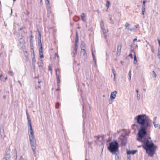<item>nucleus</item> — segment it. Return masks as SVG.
Segmentation results:
<instances>
[{
  "instance_id": "5fc2aeb1",
  "label": "nucleus",
  "mask_w": 160,
  "mask_h": 160,
  "mask_svg": "<svg viewBox=\"0 0 160 160\" xmlns=\"http://www.w3.org/2000/svg\"><path fill=\"white\" fill-rule=\"evenodd\" d=\"M93 61H94V62L95 63V64L96 65V59H95V58H93Z\"/></svg>"
},
{
  "instance_id": "f257e3e1",
  "label": "nucleus",
  "mask_w": 160,
  "mask_h": 160,
  "mask_svg": "<svg viewBox=\"0 0 160 160\" xmlns=\"http://www.w3.org/2000/svg\"><path fill=\"white\" fill-rule=\"evenodd\" d=\"M134 120L140 125L137 135V140L142 143V147L148 155L152 157L155 153L157 147L152 141H149L146 138L148 134L147 130L151 128L149 118L146 114H142L136 116ZM141 147V146H138V148Z\"/></svg>"
},
{
  "instance_id": "69168bd1",
  "label": "nucleus",
  "mask_w": 160,
  "mask_h": 160,
  "mask_svg": "<svg viewBox=\"0 0 160 160\" xmlns=\"http://www.w3.org/2000/svg\"><path fill=\"white\" fill-rule=\"evenodd\" d=\"M131 51L132 52H133L134 53V55L135 54V52L134 51V49H132Z\"/></svg>"
},
{
  "instance_id": "f704fd0d",
  "label": "nucleus",
  "mask_w": 160,
  "mask_h": 160,
  "mask_svg": "<svg viewBox=\"0 0 160 160\" xmlns=\"http://www.w3.org/2000/svg\"><path fill=\"white\" fill-rule=\"evenodd\" d=\"M140 95L139 94H137V99L138 100H139L140 99Z\"/></svg>"
},
{
  "instance_id": "a878e982",
  "label": "nucleus",
  "mask_w": 160,
  "mask_h": 160,
  "mask_svg": "<svg viewBox=\"0 0 160 160\" xmlns=\"http://www.w3.org/2000/svg\"><path fill=\"white\" fill-rule=\"evenodd\" d=\"M128 76H129V78L128 79L129 81H130L131 79V71L130 70L129 71V73H128Z\"/></svg>"
},
{
  "instance_id": "bf43d9fd",
  "label": "nucleus",
  "mask_w": 160,
  "mask_h": 160,
  "mask_svg": "<svg viewBox=\"0 0 160 160\" xmlns=\"http://www.w3.org/2000/svg\"><path fill=\"white\" fill-rule=\"evenodd\" d=\"M48 70L52 72V67H49Z\"/></svg>"
},
{
  "instance_id": "8fccbe9b",
  "label": "nucleus",
  "mask_w": 160,
  "mask_h": 160,
  "mask_svg": "<svg viewBox=\"0 0 160 160\" xmlns=\"http://www.w3.org/2000/svg\"><path fill=\"white\" fill-rule=\"evenodd\" d=\"M158 57L159 59H160V52H158Z\"/></svg>"
},
{
  "instance_id": "0e129e2a",
  "label": "nucleus",
  "mask_w": 160,
  "mask_h": 160,
  "mask_svg": "<svg viewBox=\"0 0 160 160\" xmlns=\"http://www.w3.org/2000/svg\"><path fill=\"white\" fill-rule=\"evenodd\" d=\"M38 88H41V86H38L37 87H36V89H38Z\"/></svg>"
},
{
  "instance_id": "e433bc0d",
  "label": "nucleus",
  "mask_w": 160,
  "mask_h": 160,
  "mask_svg": "<svg viewBox=\"0 0 160 160\" xmlns=\"http://www.w3.org/2000/svg\"><path fill=\"white\" fill-rule=\"evenodd\" d=\"M113 101L114 99H111L110 98V99H109L108 101L109 103L110 104H111L113 102Z\"/></svg>"
},
{
  "instance_id": "864d4df0",
  "label": "nucleus",
  "mask_w": 160,
  "mask_h": 160,
  "mask_svg": "<svg viewBox=\"0 0 160 160\" xmlns=\"http://www.w3.org/2000/svg\"><path fill=\"white\" fill-rule=\"evenodd\" d=\"M93 143L92 142H88V144L89 145H91Z\"/></svg>"
},
{
  "instance_id": "9b49d317",
  "label": "nucleus",
  "mask_w": 160,
  "mask_h": 160,
  "mask_svg": "<svg viewBox=\"0 0 160 160\" xmlns=\"http://www.w3.org/2000/svg\"><path fill=\"white\" fill-rule=\"evenodd\" d=\"M137 152V151L136 150H128V149H127V155H130V154H132V155H134Z\"/></svg>"
},
{
  "instance_id": "ddd939ff",
  "label": "nucleus",
  "mask_w": 160,
  "mask_h": 160,
  "mask_svg": "<svg viewBox=\"0 0 160 160\" xmlns=\"http://www.w3.org/2000/svg\"><path fill=\"white\" fill-rule=\"evenodd\" d=\"M12 155L13 156L15 160H17V152L16 148H15L14 150V151L12 153Z\"/></svg>"
},
{
  "instance_id": "a19ab883",
  "label": "nucleus",
  "mask_w": 160,
  "mask_h": 160,
  "mask_svg": "<svg viewBox=\"0 0 160 160\" xmlns=\"http://www.w3.org/2000/svg\"><path fill=\"white\" fill-rule=\"evenodd\" d=\"M157 117H154L153 119V124H154L156 123V119Z\"/></svg>"
},
{
  "instance_id": "f3484780",
  "label": "nucleus",
  "mask_w": 160,
  "mask_h": 160,
  "mask_svg": "<svg viewBox=\"0 0 160 160\" xmlns=\"http://www.w3.org/2000/svg\"><path fill=\"white\" fill-rule=\"evenodd\" d=\"M115 155V160H119V157L118 155L119 154V153L116 152L115 153H113Z\"/></svg>"
},
{
  "instance_id": "79ce46f5",
  "label": "nucleus",
  "mask_w": 160,
  "mask_h": 160,
  "mask_svg": "<svg viewBox=\"0 0 160 160\" xmlns=\"http://www.w3.org/2000/svg\"><path fill=\"white\" fill-rule=\"evenodd\" d=\"M146 0H143L142 6H145Z\"/></svg>"
},
{
  "instance_id": "c756f323",
  "label": "nucleus",
  "mask_w": 160,
  "mask_h": 160,
  "mask_svg": "<svg viewBox=\"0 0 160 160\" xmlns=\"http://www.w3.org/2000/svg\"><path fill=\"white\" fill-rule=\"evenodd\" d=\"M122 48V45L121 44L118 46L117 48V50L121 51Z\"/></svg>"
},
{
  "instance_id": "1a4fd4ad",
  "label": "nucleus",
  "mask_w": 160,
  "mask_h": 160,
  "mask_svg": "<svg viewBox=\"0 0 160 160\" xmlns=\"http://www.w3.org/2000/svg\"><path fill=\"white\" fill-rule=\"evenodd\" d=\"M117 93L116 91H114V92H111L110 95V98L111 99H114L116 97Z\"/></svg>"
},
{
  "instance_id": "13d9d810",
  "label": "nucleus",
  "mask_w": 160,
  "mask_h": 160,
  "mask_svg": "<svg viewBox=\"0 0 160 160\" xmlns=\"http://www.w3.org/2000/svg\"><path fill=\"white\" fill-rule=\"evenodd\" d=\"M31 33H32V31H31ZM33 38V36H32V34L31 33V35L30 36V39H32Z\"/></svg>"
},
{
  "instance_id": "4468645a",
  "label": "nucleus",
  "mask_w": 160,
  "mask_h": 160,
  "mask_svg": "<svg viewBox=\"0 0 160 160\" xmlns=\"http://www.w3.org/2000/svg\"><path fill=\"white\" fill-rule=\"evenodd\" d=\"M26 114L27 115V119H28V126H31V125H32V122L30 119V117L27 112Z\"/></svg>"
},
{
  "instance_id": "7c9ffc66",
  "label": "nucleus",
  "mask_w": 160,
  "mask_h": 160,
  "mask_svg": "<svg viewBox=\"0 0 160 160\" xmlns=\"http://www.w3.org/2000/svg\"><path fill=\"white\" fill-rule=\"evenodd\" d=\"M78 42H75V46L74 47V48L78 49Z\"/></svg>"
},
{
  "instance_id": "b1692460",
  "label": "nucleus",
  "mask_w": 160,
  "mask_h": 160,
  "mask_svg": "<svg viewBox=\"0 0 160 160\" xmlns=\"http://www.w3.org/2000/svg\"><path fill=\"white\" fill-rule=\"evenodd\" d=\"M110 4V2L109 1L107 0V3L106 4V7L107 8H108L109 7Z\"/></svg>"
},
{
  "instance_id": "f03ea898",
  "label": "nucleus",
  "mask_w": 160,
  "mask_h": 160,
  "mask_svg": "<svg viewBox=\"0 0 160 160\" xmlns=\"http://www.w3.org/2000/svg\"><path fill=\"white\" fill-rule=\"evenodd\" d=\"M119 145L116 140H114L109 143V146L108 147V150L112 153H115L119 152Z\"/></svg>"
},
{
  "instance_id": "72a5a7b5",
  "label": "nucleus",
  "mask_w": 160,
  "mask_h": 160,
  "mask_svg": "<svg viewBox=\"0 0 160 160\" xmlns=\"http://www.w3.org/2000/svg\"><path fill=\"white\" fill-rule=\"evenodd\" d=\"M109 20L110 21V23L111 24H114V22L111 17H110Z\"/></svg>"
},
{
  "instance_id": "680f3d73",
  "label": "nucleus",
  "mask_w": 160,
  "mask_h": 160,
  "mask_svg": "<svg viewBox=\"0 0 160 160\" xmlns=\"http://www.w3.org/2000/svg\"><path fill=\"white\" fill-rule=\"evenodd\" d=\"M25 53H27V52L26 51L25 52H24L25 57H26V58H27L28 57V55H26Z\"/></svg>"
},
{
  "instance_id": "49530a36",
  "label": "nucleus",
  "mask_w": 160,
  "mask_h": 160,
  "mask_svg": "<svg viewBox=\"0 0 160 160\" xmlns=\"http://www.w3.org/2000/svg\"><path fill=\"white\" fill-rule=\"evenodd\" d=\"M45 3L47 5L49 4V0H46V1L45 2Z\"/></svg>"
},
{
  "instance_id": "4be33fe9",
  "label": "nucleus",
  "mask_w": 160,
  "mask_h": 160,
  "mask_svg": "<svg viewBox=\"0 0 160 160\" xmlns=\"http://www.w3.org/2000/svg\"><path fill=\"white\" fill-rule=\"evenodd\" d=\"M47 10L48 12H50V6L49 4L47 5Z\"/></svg>"
},
{
  "instance_id": "412c9836",
  "label": "nucleus",
  "mask_w": 160,
  "mask_h": 160,
  "mask_svg": "<svg viewBox=\"0 0 160 160\" xmlns=\"http://www.w3.org/2000/svg\"><path fill=\"white\" fill-rule=\"evenodd\" d=\"M32 149L33 150V154L35 156H36V147H33L32 148Z\"/></svg>"
},
{
  "instance_id": "cd10ccee",
  "label": "nucleus",
  "mask_w": 160,
  "mask_h": 160,
  "mask_svg": "<svg viewBox=\"0 0 160 160\" xmlns=\"http://www.w3.org/2000/svg\"><path fill=\"white\" fill-rule=\"evenodd\" d=\"M102 30L103 33L104 35H105V34H106L108 31V30H106L105 28H103V29H102Z\"/></svg>"
},
{
  "instance_id": "f8f14e48",
  "label": "nucleus",
  "mask_w": 160,
  "mask_h": 160,
  "mask_svg": "<svg viewBox=\"0 0 160 160\" xmlns=\"http://www.w3.org/2000/svg\"><path fill=\"white\" fill-rule=\"evenodd\" d=\"M81 55H82L84 58H86L87 56V53L86 51L84 48L81 49Z\"/></svg>"
},
{
  "instance_id": "4c0bfd02",
  "label": "nucleus",
  "mask_w": 160,
  "mask_h": 160,
  "mask_svg": "<svg viewBox=\"0 0 160 160\" xmlns=\"http://www.w3.org/2000/svg\"><path fill=\"white\" fill-rule=\"evenodd\" d=\"M100 25L101 27L104 26V23L103 21H101Z\"/></svg>"
},
{
  "instance_id": "7ed1b4c3",
  "label": "nucleus",
  "mask_w": 160,
  "mask_h": 160,
  "mask_svg": "<svg viewBox=\"0 0 160 160\" xmlns=\"http://www.w3.org/2000/svg\"><path fill=\"white\" fill-rule=\"evenodd\" d=\"M38 46L39 47V53H43L42 46L41 41V35L40 32L38 31Z\"/></svg>"
},
{
  "instance_id": "393cba45",
  "label": "nucleus",
  "mask_w": 160,
  "mask_h": 160,
  "mask_svg": "<svg viewBox=\"0 0 160 160\" xmlns=\"http://www.w3.org/2000/svg\"><path fill=\"white\" fill-rule=\"evenodd\" d=\"M84 13H82L81 15V18L82 19V20L83 21H85V19L84 18Z\"/></svg>"
},
{
  "instance_id": "9d476101",
  "label": "nucleus",
  "mask_w": 160,
  "mask_h": 160,
  "mask_svg": "<svg viewBox=\"0 0 160 160\" xmlns=\"http://www.w3.org/2000/svg\"><path fill=\"white\" fill-rule=\"evenodd\" d=\"M130 24L128 22H126L125 26L126 28H127L128 30H130L131 31L135 30V29L133 28H130Z\"/></svg>"
},
{
  "instance_id": "e2e57ef3",
  "label": "nucleus",
  "mask_w": 160,
  "mask_h": 160,
  "mask_svg": "<svg viewBox=\"0 0 160 160\" xmlns=\"http://www.w3.org/2000/svg\"><path fill=\"white\" fill-rule=\"evenodd\" d=\"M159 46L160 47V39H158Z\"/></svg>"
},
{
  "instance_id": "6ab92c4d",
  "label": "nucleus",
  "mask_w": 160,
  "mask_h": 160,
  "mask_svg": "<svg viewBox=\"0 0 160 160\" xmlns=\"http://www.w3.org/2000/svg\"><path fill=\"white\" fill-rule=\"evenodd\" d=\"M58 70H59L58 69H55V72H56V77L57 78V80H60V79L59 78V76L58 74V73H57Z\"/></svg>"
},
{
  "instance_id": "c03bdc74",
  "label": "nucleus",
  "mask_w": 160,
  "mask_h": 160,
  "mask_svg": "<svg viewBox=\"0 0 160 160\" xmlns=\"http://www.w3.org/2000/svg\"><path fill=\"white\" fill-rule=\"evenodd\" d=\"M135 126H137V127H138V126H137L136 124H134L132 125V128L133 129H134V127Z\"/></svg>"
},
{
  "instance_id": "a211bd4d",
  "label": "nucleus",
  "mask_w": 160,
  "mask_h": 160,
  "mask_svg": "<svg viewBox=\"0 0 160 160\" xmlns=\"http://www.w3.org/2000/svg\"><path fill=\"white\" fill-rule=\"evenodd\" d=\"M38 66L39 67H42L43 66V63L42 62V60H41L39 62H38Z\"/></svg>"
},
{
  "instance_id": "aec40b11",
  "label": "nucleus",
  "mask_w": 160,
  "mask_h": 160,
  "mask_svg": "<svg viewBox=\"0 0 160 160\" xmlns=\"http://www.w3.org/2000/svg\"><path fill=\"white\" fill-rule=\"evenodd\" d=\"M137 62V57L136 55V54H135L134 55V62L133 63L134 64H136Z\"/></svg>"
},
{
  "instance_id": "774afa93",
  "label": "nucleus",
  "mask_w": 160,
  "mask_h": 160,
  "mask_svg": "<svg viewBox=\"0 0 160 160\" xmlns=\"http://www.w3.org/2000/svg\"><path fill=\"white\" fill-rule=\"evenodd\" d=\"M138 26H139V25L138 24H137V25H135V27L136 28H138Z\"/></svg>"
},
{
  "instance_id": "dca6fc26",
  "label": "nucleus",
  "mask_w": 160,
  "mask_h": 160,
  "mask_svg": "<svg viewBox=\"0 0 160 160\" xmlns=\"http://www.w3.org/2000/svg\"><path fill=\"white\" fill-rule=\"evenodd\" d=\"M142 14L143 16H144V13L145 11V6H142ZM144 17V16H143V18Z\"/></svg>"
},
{
  "instance_id": "473e14b6",
  "label": "nucleus",
  "mask_w": 160,
  "mask_h": 160,
  "mask_svg": "<svg viewBox=\"0 0 160 160\" xmlns=\"http://www.w3.org/2000/svg\"><path fill=\"white\" fill-rule=\"evenodd\" d=\"M100 135H98L97 136H94V138H97V139H96V140L97 141H98V139L100 138Z\"/></svg>"
},
{
  "instance_id": "0eeeda50",
  "label": "nucleus",
  "mask_w": 160,
  "mask_h": 160,
  "mask_svg": "<svg viewBox=\"0 0 160 160\" xmlns=\"http://www.w3.org/2000/svg\"><path fill=\"white\" fill-rule=\"evenodd\" d=\"M0 132L1 137L2 138H4L5 137V135L4 133V127L2 126H1L0 127Z\"/></svg>"
},
{
  "instance_id": "2eb2a0df",
  "label": "nucleus",
  "mask_w": 160,
  "mask_h": 160,
  "mask_svg": "<svg viewBox=\"0 0 160 160\" xmlns=\"http://www.w3.org/2000/svg\"><path fill=\"white\" fill-rule=\"evenodd\" d=\"M76 37L75 40V42H78L79 38L78 32L77 31L76 33Z\"/></svg>"
},
{
  "instance_id": "2f4dec72",
  "label": "nucleus",
  "mask_w": 160,
  "mask_h": 160,
  "mask_svg": "<svg viewBox=\"0 0 160 160\" xmlns=\"http://www.w3.org/2000/svg\"><path fill=\"white\" fill-rule=\"evenodd\" d=\"M60 105V104L58 102H57L55 105V107L56 108H58Z\"/></svg>"
},
{
  "instance_id": "c85d7f7f",
  "label": "nucleus",
  "mask_w": 160,
  "mask_h": 160,
  "mask_svg": "<svg viewBox=\"0 0 160 160\" xmlns=\"http://www.w3.org/2000/svg\"><path fill=\"white\" fill-rule=\"evenodd\" d=\"M152 75L153 77H154L155 78H156L157 76V75L155 73V72L154 71H153Z\"/></svg>"
},
{
  "instance_id": "58836bf2",
  "label": "nucleus",
  "mask_w": 160,
  "mask_h": 160,
  "mask_svg": "<svg viewBox=\"0 0 160 160\" xmlns=\"http://www.w3.org/2000/svg\"><path fill=\"white\" fill-rule=\"evenodd\" d=\"M81 49H83V48H85V46L84 44H83L82 43L81 44Z\"/></svg>"
},
{
  "instance_id": "39448f33",
  "label": "nucleus",
  "mask_w": 160,
  "mask_h": 160,
  "mask_svg": "<svg viewBox=\"0 0 160 160\" xmlns=\"http://www.w3.org/2000/svg\"><path fill=\"white\" fill-rule=\"evenodd\" d=\"M30 145L32 148L33 147H36V141L35 139V138L34 136H30L29 137Z\"/></svg>"
},
{
  "instance_id": "09e8293b",
  "label": "nucleus",
  "mask_w": 160,
  "mask_h": 160,
  "mask_svg": "<svg viewBox=\"0 0 160 160\" xmlns=\"http://www.w3.org/2000/svg\"><path fill=\"white\" fill-rule=\"evenodd\" d=\"M128 56L130 57L132 59L133 58V56L132 55V53H130L129 54Z\"/></svg>"
},
{
  "instance_id": "bb28decb",
  "label": "nucleus",
  "mask_w": 160,
  "mask_h": 160,
  "mask_svg": "<svg viewBox=\"0 0 160 160\" xmlns=\"http://www.w3.org/2000/svg\"><path fill=\"white\" fill-rule=\"evenodd\" d=\"M153 124L155 128H158V129H160V125H159L158 124H156L155 123Z\"/></svg>"
},
{
  "instance_id": "ea45409f",
  "label": "nucleus",
  "mask_w": 160,
  "mask_h": 160,
  "mask_svg": "<svg viewBox=\"0 0 160 160\" xmlns=\"http://www.w3.org/2000/svg\"><path fill=\"white\" fill-rule=\"evenodd\" d=\"M36 62V60H35V58H32V64L33 65H34V63L35 62Z\"/></svg>"
},
{
  "instance_id": "a18cd8bd",
  "label": "nucleus",
  "mask_w": 160,
  "mask_h": 160,
  "mask_svg": "<svg viewBox=\"0 0 160 160\" xmlns=\"http://www.w3.org/2000/svg\"><path fill=\"white\" fill-rule=\"evenodd\" d=\"M127 160H131V157L130 155H127Z\"/></svg>"
},
{
  "instance_id": "052dcab7",
  "label": "nucleus",
  "mask_w": 160,
  "mask_h": 160,
  "mask_svg": "<svg viewBox=\"0 0 160 160\" xmlns=\"http://www.w3.org/2000/svg\"><path fill=\"white\" fill-rule=\"evenodd\" d=\"M151 51L153 53L154 52V49L153 48H151Z\"/></svg>"
},
{
  "instance_id": "20e7f679",
  "label": "nucleus",
  "mask_w": 160,
  "mask_h": 160,
  "mask_svg": "<svg viewBox=\"0 0 160 160\" xmlns=\"http://www.w3.org/2000/svg\"><path fill=\"white\" fill-rule=\"evenodd\" d=\"M10 148H7L6 149L5 152L4 153V157L3 158L5 160H8L10 158Z\"/></svg>"
},
{
  "instance_id": "6e6d98bb",
  "label": "nucleus",
  "mask_w": 160,
  "mask_h": 160,
  "mask_svg": "<svg viewBox=\"0 0 160 160\" xmlns=\"http://www.w3.org/2000/svg\"><path fill=\"white\" fill-rule=\"evenodd\" d=\"M101 145L102 146V151L103 149L104 148V143L103 142H102Z\"/></svg>"
},
{
  "instance_id": "37998d69",
  "label": "nucleus",
  "mask_w": 160,
  "mask_h": 160,
  "mask_svg": "<svg viewBox=\"0 0 160 160\" xmlns=\"http://www.w3.org/2000/svg\"><path fill=\"white\" fill-rule=\"evenodd\" d=\"M121 51L117 50V55L119 56L120 55Z\"/></svg>"
},
{
  "instance_id": "de8ad7c7",
  "label": "nucleus",
  "mask_w": 160,
  "mask_h": 160,
  "mask_svg": "<svg viewBox=\"0 0 160 160\" xmlns=\"http://www.w3.org/2000/svg\"><path fill=\"white\" fill-rule=\"evenodd\" d=\"M30 48L31 49H34V46L33 45V44H30Z\"/></svg>"
},
{
  "instance_id": "c9c22d12",
  "label": "nucleus",
  "mask_w": 160,
  "mask_h": 160,
  "mask_svg": "<svg viewBox=\"0 0 160 160\" xmlns=\"http://www.w3.org/2000/svg\"><path fill=\"white\" fill-rule=\"evenodd\" d=\"M39 53V57L40 58H43V53Z\"/></svg>"
},
{
  "instance_id": "603ef678",
  "label": "nucleus",
  "mask_w": 160,
  "mask_h": 160,
  "mask_svg": "<svg viewBox=\"0 0 160 160\" xmlns=\"http://www.w3.org/2000/svg\"><path fill=\"white\" fill-rule=\"evenodd\" d=\"M112 73H115V72H116L115 70H114V69L113 68H112Z\"/></svg>"
},
{
  "instance_id": "5701e85b",
  "label": "nucleus",
  "mask_w": 160,
  "mask_h": 160,
  "mask_svg": "<svg viewBox=\"0 0 160 160\" xmlns=\"http://www.w3.org/2000/svg\"><path fill=\"white\" fill-rule=\"evenodd\" d=\"M77 49L76 48H73V53L74 55V56H75L76 55L77 53Z\"/></svg>"
},
{
  "instance_id": "423d86ee",
  "label": "nucleus",
  "mask_w": 160,
  "mask_h": 160,
  "mask_svg": "<svg viewBox=\"0 0 160 160\" xmlns=\"http://www.w3.org/2000/svg\"><path fill=\"white\" fill-rule=\"evenodd\" d=\"M127 139L128 138L126 136H124L121 139L122 146H125L126 145L127 142Z\"/></svg>"
},
{
  "instance_id": "6e6552de",
  "label": "nucleus",
  "mask_w": 160,
  "mask_h": 160,
  "mask_svg": "<svg viewBox=\"0 0 160 160\" xmlns=\"http://www.w3.org/2000/svg\"><path fill=\"white\" fill-rule=\"evenodd\" d=\"M29 127H30L29 129H28V132L30 133L29 137L30 136H34V134L32 128V125H31V126H28V128Z\"/></svg>"
},
{
  "instance_id": "4d7b16f0",
  "label": "nucleus",
  "mask_w": 160,
  "mask_h": 160,
  "mask_svg": "<svg viewBox=\"0 0 160 160\" xmlns=\"http://www.w3.org/2000/svg\"><path fill=\"white\" fill-rule=\"evenodd\" d=\"M60 80H57V83L58 86L59 85V84L60 83Z\"/></svg>"
},
{
  "instance_id": "3c124183",
  "label": "nucleus",
  "mask_w": 160,
  "mask_h": 160,
  "mask_svg": "<svg viewBox=\"0 0 160 160\" xmlns=\"http://www.w3.org/2000/svg\"><path fill=\"white\" fill-rule=\"evenodd\" d=\"M30 44H33L32 39H30Z\"/></svg>"
},
{
  "instance_id": "338daca9",
  "label": "nucleus",
  "mask_w": 160,
  "mask_h": 160,
  "mask_svg": "<svg viewBox=\"0 0 160 160\" xmlns=\"http://www.w3.org/2000/svg\"><path fill=\"white\" fill-rule=\"evenodd\" d=\"M30 52H31V53H32L33 52H34V49H33L32 50V49H31Z\"/></svg>"
}]
</instances>
